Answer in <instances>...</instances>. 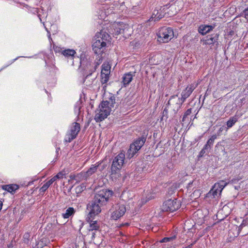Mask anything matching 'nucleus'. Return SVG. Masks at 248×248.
Returning a JSON list of instances; mask_svg holds the SVG:
<instances>
[{
    "label": "nucleus",
    "mask_w": 248,
    "mask_h": 248,
    "mask_svg": "<svg viewBox=\"0 0 248 248\" xmlns=\"http://www.w3.org/2000/svg\"><path fill=\"white\" fill-rule=\"evenodd\" d=\"M138 151H137V150H136V148H133L130 145L129 149L128 150L126 153L127 157L129 158H131L134 156L136 153H137Z\"/></svg>",
    "instance_id": "obj_24"
},
{
    "label": "nucleus",
    "mask_w": 248,
    "mask_h": 248,
    "mask_svg": "<svg viewBox=\"0 0 248 248\" xmlns=\"http://www.w3.org/2000/svg\"><path fill=\"white\" fill-rule=\"evenodd\" d=\"M216 23L212 24L211 25H206V27L207 28V31H208L209 32L212 31L213 29L216 27Z\"/></svg>",
    "instance_id": "obj_39"
},
{
    "label": "nucleus",
    "mask_w": 248,
    "mask_h": 248,
    "mask_svg": "<svg viewBox=\"0 0 248 248\" xmlns=\"http://www.w3.org/2000/svg\"><path fill=\"white\" fill-rule=\"evenodd\" d=\"M244 220L243 221L242 223L241 224V225L239 227V231L244 227L246 225V223L244 222Z\"/></svg>",
    "instance_id": "obj_47"
},
{
    "label": "nucleus",
    "mask_w": 248,
    "mask_h": 248,
    "mask_svg": "<svg viewBox=\"0 0 248 248\" xmlns=\"http://www.w3.org/2000/svg\"><path fill=\"white\" fill-rule=\"evenodd\" d=\"M95 216H90V211H89V214L86 218V220L90 223V229L89 231H93V230L98 231L100 229V222L96 220H93L92 218H93Z\"/></svg>",
    "instance_id": "obj_11"
},
{
    "label": "nucleus",
    "mask_w": 248,
    "mask_h": 248,
    "mask_svg": "<svg viewBox=\"0 0 248 248\" xmlns=\"http://www.w3.org/2000/svg\"><path fill=\"white\" fill-rule=\"evenodd\" d=\"M198 31L200 34L202 35H205L207 33H209L208 31H207L206 25H201L198 29Z\"/></svg>",
    "instance_id": "obj_25"
},
{
    "label": "nucleus",
    "mask_w": 248,
    "mask_h": 248,
    "mask_svg": "<svg viewBox=\"0 0 248 248\" xmlns=\"http://www.w3.org/2000/svg\"><path fill=\"white\" fill-rule=\"evenodd\" d=\"M211 148H212L211 147H210L207 144H205L203 146L202 150L200 152L199 155H198L199 157H202L203 156H204V155L205 154H208L210 152Z\"/></svg>",
    "instance_id": "obj_22"
},
{
    "label": "nucleus",
    "mask_w": 248,
    "mask_h": 248,
    "mask_svg": "<svg viewBox=\"0 0 248 248\" xmlns=\"http://www.w3.org/2000/svg\"><path fill=\"white\" fill-rule=\"evenodd\" d=\"M73 124L70 130V134L68 135V139L66 140V141L68 142H70L77 137L80 130V125L79 123L75 122Z\"/></svg>",
    "instance_id": "obj_10"
},
{
    "label": "nucleus",
    "mask_w": 248,
    "mask_h": 248,
    "mask_svg": "<svg viewBox=\"0 0 248 248\" xmlns=\"http://www.w3.org/2000/svg\"><path fill=\"white\" fill-rule=\"evenodd\" d=\"M206 94H207V92H206V93H205V95H204V99L205 98V96L206 95Z\"/></svg>",
    "instance_id": "obj_59"
},
{
    "label": "nucleus",
    "mask_w": 248,
    "mask_h": 248,
    "mask_svg": "<svg viewBox=\"0 0 248 248\" xmlns=\"http://www.w3.org/2000/svg\"><path fill=\"white\" fill-rule=\"evenodd\" d=\"M15 209H16V208H14L13 212H14V210H15Z\"/></svg>",
    "instance_id": "obj_64"
},
{
    "label": "nucleus",
    "mask_w": 248,
    "mask_h": 248,
    "mask_svg": "<svg viewBox=\"0 0 248 248\" xmlns=\"http://www.w3.org/2000/svg\"><path fill=\"white\" fill-rule=\"evenodd\" d=\"M46 184L49 187V186L52 184L49 181H48Z\"/></svg>",
    "instance_id": "obj_52"
},
{
    "label": "nucleus",
    "mask_w": 248,
    "mask_h": 248,
    "mask_svg": "<svg viewBox=\"0 0 248 248\" xmlns=\"http://www.w3.org/2000/svg\"><path fill=\"white\" fill-rule=\"evenodd\" d=\"M181 205L180 200L174 198L166 201L163 204L162 210L164 212H173L179 209Z\"/></svg>",
    "instance_id": "obj_6"
},
{
    "label": "nucleus",
    "mask_w": 248,
    "mask_h": 248,
    "mask_svg": "<svg viewBox=\"0 0 248 248\" xmlns=\"http://www.w3.org/2000/svg\"><path fill=\"white\" fill-rule=\"evenodd\" d=\"M64 174L62 172H59L57 175L54 176V177L56 179H60L63 178Z\"/></svg>",
    "instance_id": "obj_42"
},
{
    "label": "nucleus",
    "mask_w": 248,
    "mask_h": 248,
    "mask_svg": "<svg viewBox=\"0 0 248 248\" xmlns=\"http://www.w3.org/2000/svg\"><path fill=\"white\" fill-rule=\"evenodd\" d=\"M112 210L111 218L114 220H117L123 217L126 211L125 206L120 203L113 205Z\"/></svg>",
    "instance_id": "obj_9"
},
{
    "label": "nucleus",
    "mask_w": 248,
    "mask_h": 248,
    "mask_svg": "<svg viewBox=\"0 0 248 248\" xmlns=\"http://www.w3.org/2000/svg\"><path fill=\"white\" fill-rule=\"evenodd\" d=\"M86 189V186L84 184H82L80 186H77L76 187V192L77 194H80Z\"/></svg>",
    "instance_id": "obj_29"
},
{
    "label": "nucleus",
    "mask_w": 248,
    "mask_h": 248,
    "mask_svg": "<svg viewBox=\"0 0 248 248\" xmlns=\"http://www.w3.org/2000/svg\"><path fill=\"white\" fill-rule=\"evenodd\" d=\"M16 59H14L12 61V62L9 63L8 64H7V65H4L0 69V72H1V71H2L3 70H4V69H5L6 67H7L9 65H10L11 64H12L15 60Z\"/></svg>",
    "instance_id": "obj_44"
},
{
    "label": "nucleus",
    "mask_w": 248,
    "mask_h": 248,
    "mask_svg": "<svg viewBox=\"0 0 248 248\" xmlns=\"http://www.w3.org/2000/svg\"><path fill=\"white\" fill-rule=\"evenodd\" d=\"M49 186L45 183L43 186L40 188L39 191L40 193H44Z\"/></svg>",
    "instance_id": "obj_38"
},
{
    "label": "nucleus",
    "mask_w": 248,
    "mask_h": 248,
    "mask_svg": "<svg viewBox=\"0 0 248 248\" xmlns=\"http://www.w3.org/2000/svg\"><path fill=\"white\" fill-rule=\"evenodd\" d=\"M170 241H171L170 239V237H164L163 239H162L160 241V243H167Z\"/></svg>",
    "instance_id": "obj_43"
},
{
    "label": "nucleus",
    "mask_w": 248,
    "mask_h": 248,
    "mask_svg": "<svg viewBox=\"0 0 248 248\" xmlns=\"http://www.w3.org/2000/svg\"><path fill=\"white\" fill-rule=\"evenodd\" d=\"M62 53L66 58L73 60L76 54V51L74 49H68L63 50Z\"/></svg>",
    "instance_id": "obj_17"
},
{
    "label": "nucleus",
    "mask_w": 248,
    "mask_h": 248,
    "mask_svg": "<svg viewBox=\"0 0 248 248\" xmlns=\"http://www.w3.org/2000/svg\"><path fill=\"white\" fill-rule=\"evenodd\" d=\"M217 186V184H216L215 185V186L214 187H213V188H212L209 192L208 194L209 195V196H210L211 194L213 196V197L215 198L216 196L217 195V193H218V191H220L219 190H218V189H214V188L216 186Z\"/></svg>",
    "instance_id": "obj_34"
},
{
    "label": "nucleus",
    "mask_w": 248,
    "mask_h": 248,
    "mask_svg": "<svg viewBox=\"0 0 248 248\" xmlns=\"http://www.w3.org/2000/svg\"><path fill=\"white\" fill-rule=\"evenodd\" d=\"M170 239L171 241H173V240H175L176 238V234L172 235V236L170 237Z\"/></svg>",
    "instance_id": "obj_48"
},
{
    "label": "nucleus",
    "mask_w": 248,
    "mask_h": 248,
    "mask_svg": "<svg viewBox=\"0 0 248 248\" xmlns=\"http://www.w3.org/2000/svg\"><path fill=\"white\" fill-rule=\"evenodd\" d=\"M196 181H192L190 182L187 185L186 188L188 191H191L195 187V186L196 185Z\"/></svg>",
    "instance_id": "obj_31"
},
{
    "label": "nucleus",
    "mask_w": 248,
    "mask_h": 248,
    "mask_svg": "<svg viewBox=\"0 0 248 248\" xmlns=\"http://www.w3.org/2000/svg\"><path fill=\"white\" fill-rule=\"evenodd\" d=\"M58 150H60V148H58V149H56L57 152H58Z\"/></svg>",
    "instance_id": "obj_60"
},
{
    "label": "nucleus",
    "mask_w": 248,
    "mask_h": 248,
    "mask_svg": "<svg viewBox=\"0 0 248 248\" xmlns=\"http://www.w3.org/2000/svg\"><path fill=\"white\" fill-rule=\"evenodd\" d=\"M195 89V86L193 84H191L182 92L181 97L178 98V102L176 103V105L177 106V110H178L181 108L182 105L186 101V99L190 95Z\"/></svg>",
    "instance_id": "obj_8"
},
{
    "label": "nucleus",
    "mask_w": 248,
    "mask_h": 248,
    "mask_svg": "<svg viewBox=\"0 0 248 248\" xmlns=\"http://www.w3.org/2000/svg\"><path fill=\"white\" fill-rule=\"evenodd\" d=\"M16 184L5 185L2 186V189L8 192L13 194L16 191Z\"/></svg>",
    "instance_id": "obj_21"
},
{
    "label": "nucleus",
    "mask_w": 248,
    "mask_h": 248,
    "mask_svg": "<svg viewBox=\"0 0 248 248\" xmlns=\"http://www.w3.org/2000/svg\"><path fill=\"white\" fill-rule=\"evenodd\" d=\"M238 118L235 115L230 118L229 120L226 122V127L228 129L232 127L234 124L237 122Z\"/></svg>",
    "instance_id": "obj_20"
},
{
    "label": "nucleus",
    "mask_w": 248,
    "mask_h": 248,
    "mask_svg": "<svg viewBox=\"0 0 248 248\" xmlns=\"http://www.w3.org/2000/svg\"><path fill=\"white\" fill-rule=\"evenodd\" d=\"M110 66L108 64L104 63L102 65V70L101 73H104L107 74H110Z\"/></svg>",
    "instance_id": "obj_26"
},
{
    "label": "nucleus",
    "mask_w": 248,
    "mask_h": 248,
    "mask_svg": "<svg viewBox=\"0 0 248 248\" xmlns=\"http://www.w3.org/2000/svg\"><path fill=\"white\" fill-rule=\"evenodd\" d=\"M146 140V138L144 136H141L137 139L135 142L131 144V145L134 148H136L137 151L140 150L142 146L144 144L145 141Z\"/></svg>",
    "instance_id": "obj_14"
},
{
    "label": "nucleus",
    "mask_w": 248,
    "mask_h": 248,
    "mask_svg": "<svg viewBox=\"0 0 248 248\" xmlns=\"http://www.w3.org/2000/svg\"><path fill=\"white\" fill-rule=\"evenodd\" d=\"M70 178L71 180L76 181V182L78 183L86 180L88 177L85 171H81L77 174H70Z\"/></svg>",
    "instance_id": "obj_13"
},
{
    "label": "nucleus",
    "mask_w": 248,
    "mask_h": 248,
    "mask_svg": "<svg viewBox=\"0 0 248 248\" xmlns=\"http://www.w3.org/2000/svg\"><path fill=\"white\" fill-rule=\"evenodd\" d=\"M58 150H60V148H58V149H56L57 152H58Z\"/></svg>",
    "instance_id": "obj_61"
},
{
    "label": "nucleus",
    "mask_w": 248,
    "mask_h": 248,
    "mask_svg": "<svg viewBox=\"0 0 248 248\" xmlns=\"http://www.w3.org/2000/svg\"><path fill=\"white\" fill-rule=\"evenodd\" d=\"M219 34H212L206 36L203 40L204 44L206 45H212L217 43Z\"/></svg>",
    "instance_id": "obj_12"
},
{
    "label": "nucleus",
    "mask_w": 248,
    "mask_h": 248,
    "mask_svg": "<svg viewBox=\"0 0 248 248\" xmlns=\"http://www.w3.org/2000/svg\"><path fill=\"white\" fill-rule=\"evenodd\" d=\"M157 14H158V10L155 9L154 11V12L152 14V16L150 18L149 20L150 21L154 20V21H158V20H157Z\"/></svg>",
    "instance_id": "obj_30"
},
{
    "label": "nucleus",
    "mask_w": 248,
    "mask_h": 248,
    "mask_svg": "<svg viewBox=\"0 0 248 248\" xmlns=\"http://www.w3.org/2000/svg\"><path fill=\"white\" fill-rule=\"evenodd\" d=\"M177 96H178V95H172V96H170V99H169V101H168V103H167V105L168 106H169V105H170V101L172 99H173V98H176V97H177Z\"/></svg>",
    "instance_id": "obj_45"
},
{
    "label": "nucleus",
    "mask_w": 248,
    "mask_h": 248,
    "mask_svg": "<svg viewBox=\"0 0 248 248\" xmlns=\"http://www.w3.org/2000/svg\"><path fill=\"white\" fill-rule=\"evenodd\" d=\"M113 194L112 190L103 188L96 192L93 200L88 204L87 209L90 211V216H96L101 211V207L106 204Z\"/></svg>",
    "instance_id": "obj_1"
},
{
    "label": "nucleus",
    "mask_w": 248,
    "mask_h": 248,
    "mask_svg": "<svg viewBox=\"0 0 248 248\" xmlns=\"http://www.w3.org/2000/svg\"><path fill=\"white\" fill-rule=\"evenodd\" d=\"M58 150H60V148H58V149H56L57 152H58Z\"/></svg>",
    "instance_id": "obj_62"
},
{
    "label": "nucleus",
    "mask_w": 248,
    "mask_h": 248,
    "mask_svg": "<svg viewBox=\"0 0 248 248\" xmlns=\"http://www.w3.org/2000/svg\"><path fill=\"white\" fill-rule=\"evenodd\" d=\"M111 38L109 34L104 29L96 33L94 37V42L92 45L94 53L98 55L97 62H94L95 64H98V66L102 62V54L106 48L107 43L110 41Z\"/></svg>",
    "instance_id": "obj_2"
},
{
    "label": "nucleus",
    "mask_w": 248,
    "mask_h": 248,
    "mask_svg": "<svg viewBox=\"0 0 248 248\" xmlns=\"http://www.w3.org/2000/svg\"><path fill=\"white\" fill-rule=\"evenodd\" d=\"M101 82L102 84L107 83L109 78V75L104 73H101Z\"/></svg>",
    "instance_id": "obj_27"
},
{
    "label": "nucleus",
    "mask_w": 248,
    "mask_h": 248,
    "mask_svg": "<svg viewBox=\"0 0 248 248\" xmlns=\"http://www.w3.org/2000/svg\"><path fill=\"white\" fill-rule=\"evenodd\" d=\"M197 242V240L194 241L192 243H191L190 245H192V246L195 245Z\"/></svg>",
    "instance_id": "obj_56"
},
{
    "label": "nucleus",
    "mask_w": 248,
    "mask_h": 248,
    "mask_svg": "<svg viewBox=\"0 0 248 248\" xmlns=\"http://www.w3.org/2000/svg\"><path fill=\"white\" fill-rule=\"evenodd\" d=\"M100 163L99 162L97 163L95 165H93L87 171H85L88 177L96 171Z\"/></svg>",
    "instance_id": "obj_19"
},
{
    "label": "nucleus",
    "mask_w": 248,
    "mask_h": 248,
    "mask_svg": "<svg viewBox=\"0 0 248 248\" xmlns=\"http://www.w3.org/2000/svg\"><path fill=\"white\" fill-rule=\"evenodd\" d=\"M134 73L129 72L124 74L123 77V83L124 87H126L132 81L134 76Z\"/></svg>",
    "instance_id": "obj_16"
},
{
    "label": "nucleus",
    "mask_w": 248,
    "mask_h": 248,
    "mask_svg": "<svg viewBox=\"0 0 248 248\" xmlns=\"http://www.w3.org/2000/svg\"><path fill=\"white\" fill-rule=\"evenodd\" d=\"M124 30H123V29H119V31H117V32L118 33V34H121V33H124Z\"/></svg>",
    "instance_id": "obj_51"
},
{
    "label": "nucleus",
    "mask_w": 248,
    "mask_h": 248,
    "mask_svg": "<svg viewBox=\"0 0 248 248\" xmlns=\"http://www.w3.org/2000/svg\"><path fill=\"white\" fill-rule=\"evenodd\" d=\"M125 156V153L122 152L113 159L110 169V175L112 178H118L120 176V171L124 164Z\"/></svg>",
    "instance_id": "obj_4"
},
{
    "label": "nucleus",
    "mask_w": 248,
    "mask_h": 248,
    "mask_svg": "<svg viewBox=\"0 0 248 248\" xmlns=\"http://www.w3.org/2000/svg\"><path fill=\"white\" fill-rule=\"evenodd\" d=\"M244 14L246 16H248V7L244 11Z\"/></svg>",
    "instance_id": "obj_50"
},
{
    "label": "nucleus",
    "mask_w": 248,
    "mask_h": 248,
    "mask_svg": "<svg viewBox=\"0 0 248 248\" xmlns=\"http://www.w3.org/2000/svg\"><path fill=\"white\" fill-rule=\"evenodd\" d=\"M98 67V64L93 63V58L85 54H82L80 58V69L83 71L84 82L94 73Z\"/></svg>",
    "instance_id": "obj_3"
},
{
    "label": "nucleus",
    "mask_w": 248,
    "mask_h": 248,
    "mask_svg": "<svg viewBox=\"0 0 248 248\" xmlns=\"http://www.w3.org/2000/svg\"><path fill=\"white\" fill-rule=\"evenodd\" d=\"M217 138V135L215 134L213 135L210 139L207 141L206 144L212 147L213 146L215 140Z\"/></svg>",
    "instance_id": "obj_28"
},
{
    "label": "nucleus",
    "mask_w": 248,
    "mask_h": 248,
    "mask_svg": "<svg viewBox=\"0 0 248 248\" xmlns=\"http://www.w3.org/2000/svg\"><path fill=\"white\" fill-rule=\"evenodd\" d=\"M227 183L224 181H221L218 183V186H219L220 191H221L224 187L227 185Z\"/></svg>",
    "instance_id": "obj_37"
},
{
    "label": "nucleus",
    "mask_w": 248,
    "mask_h": 248,
    "mask_svg": "<svg viewBox=\"0 0 248 248\" xmlns=\"http://www.w3.org/2000/svg\"><path fill=\"white\" fill-rule=\"evenodd\" d=\"M94 235H95V233L94 232H93L92 233V237H94Z\"/></svg>",
    "instance_id": "obj_57"
},
{
    "label": "nucleus",
    "mask_w": 248,
    "mask_h": 248,
    "mask_svg": "<svg viewBox=\"0 0 248 248\" xmlns=\"http://www.w3.org/2000/svg\"><path fill=\"white\" fill-rule=\"evenodd\" d=\"M168 8V5H164L163 6L161 7L159 10H158V14H157V20H159L160 19L162 18L166 14L165 9Z\"/></svg>",
    "instance_id": "obj_23"
},
{
    "label": "nucleus",
    "mask_w": 248,
    "mask_h": 248,
    "mask_svg": "<svg viewBox=\"0 0 248 248\" xmlns=\"http://www.w3.org/2000/svg\"><path fill=\"white\" fill-rule=\"evenodd\" d=\"M115 103V97L114 95L111 94L108 100L103 101L101 104L103 105L102 106L108 108L111 111V108L114 107Z\"/></svg>",
    "instance_id": "obj_15"
},
{
    "label": "nucleus",
    "mask_w": 248,
    "mask_h": 248,
    "mask_svg": "<svg viewBox=\"0 0 248 248\" xmlns=\"http://www.w3.org/2000/svg\"><path fill=\"white\" fill-rule=\"evenodd\" d=\"M192 112V108H188L184 113L183 117L182 119V122H185L186 120V117L191 114Z\"/></svg>",
    "instance_id": "obj_33"
},
{
    "label": "nucleus",
    "mask_w": 248,
    "mask_h": 248,
    "mask_svg": "<svg viewBox=\"0 0 248 248\" xmlns=\"http://www.w3.org/2000/svg\"><path fill=\"white\" fill-rule=\"evenodd\" d=\"M225 131V132L226 133L228 131V128L226 127V126H224V125H223L221 127H220L219 128V129H218V131H217V135L219 136L221 135V134L224 131Z\"/></svg>",
    "instance_id": "obj_36"
},
{
    "label": "nucleus",
    "mask_w": 248,
    "mask_h": 248,
    "mask_svg": "<svg viewBox=\"0 0 248 248\" xmlns=\"http://www.w3.org/2000/svg\"><path fill=\"white\" fill-rule=\"evenodd\" d=\"M246 102V99L245 97L242 98L239 101H238V102L237 103V106H239L240 108L243 105H244Z\"/></svg>",
    "instance_id": "obj_40"
},
{
    "label": "nucleus",
    "mask_w": 248,
    "mask_h": 248,
    "mask_svg": "<svg viewBox=\"0 0 248 248\" xmlns=\"http://www.w3.org/2000/svg\"><path fill=\"white\" fill-rule=\"evenodd\" d=\"M92 82V81H90L89 83H88V82H86V84H87L88 83H89V84H90Z\"/></svg>",
    "instance_id": "obj_58"
},
{
    "label": "nucleus",
    "mask_w": 248,
    "mask_h": 248,
    "mask_svg": "<svg viewBox=\"0 0 248 248\" xmlns=\"http://www.w3.org/2000/svg\"><path fill=\"white\" fill-rule=\"evenodd\" d=\"M81 103L80 101H78L76 103V104L75 105V108H74L75 112L76 113H78V114L79 113L80 109L81 108Z\"/></svg>",
    "instance_id": "obj_32"
},
{
    "label": "nucleus",
    "mask_w": 248,
    "mask_h": 248,
    "mask_svg": "<svg viewBox=\"0 0 248 248\" xmlns=\"http://www.w3.org/2000/svg\"><path fill=\"white\" fill-rule=\"evenodd\" d=\"M58 150H60V148H58V149H56L57 152H58Z\"/></svg>",
    "instance_id": "obj_63"
},
{
    "label": "nucleus",
    "mask_w": 248,
    "mask_h": 248,
    "mask_svg": "<svg viewBox=\"0 0 248 248\" xmlns=\"http://www.w3.org/2000/svg\"><path fill=\"white\" fill-rule=\"evenodd\" d=\"M168 113V110L166 108H165L163 111V114Z\"/></svg>",
    "instance_id": "obj_55"
},
{
    "label": "nucleus",
    "mask_w": 248,
    "mask_h": 248,
    "mask_svg": "<svg viewBox=\"0 0 248 248\" xmlns=\"http://www.w3.org/2000/svg\"><path fill=\"white\" fill-rule=\"evenodd\" d=\"M192 247V245H189L188 246L185 247H183L182 248H191Z\"/></svg>",
    "instance_id": "obj_53"
},
{
    "label": "nucleus",
    "mask_w": 248,
    "mask_h": 248,
    "mask_svg": "<svg viewBox=\"0 0 248 248\" xmlns=\"http://www.w3.org/2000/svg\"><path fill=\"white\" fill-rule=\"evenodd\" d=\"M33 182V181H30V182H29L27 184H26V183L25 182H23V183L21 182L20 183V184H18V185L16 184V190L18 189H19V188L20 187H25V186H28L32 184Z\"/></svg>",
    "instance_id": "obj_35"
},
{
    "label": "nucleus",
    "mask_w": 248,
    "mask_h": 248,
    "mask_svg": "<svg viewBox=\"0 0 248 248\" xmlns=\"http://www.w3.org/2000/svg\"><path fill=\"white\" fill-rule=\"evenodd\" d=\"M30 238V234L29 233H25L23 235L24 242L27 243L29 241Z\"/></svg>",
    "instance_id": "obj_41"
},
{
    "label": "nucleus",
    "mask_w": 248,
    "mask_h": 248,
    "mask_svg": "<svg viewBox=\"0 0 248 248\" xmlns=\"http://www.w3.org/2000/svg\"><path fill=\"white\" fill-rule=\"evenodd\" d=\"M157 35L159 41L167 43L173 38L174 33L171 28L163 27L159 30Z\"/></svg>",
    "instance_id": "obj_5"
},
{
    "label": "nucleus",
    "mask_w": 248,
    "mask_h": 248,
    "mask_svg": "<svg viewBox=\"0 0 248 248\" xmlns=\"http://www.w3.org/2000/svg\"><path fill=\"white\" fill-rule=\"evenodd\" d=\"M2 206V202L1 201H0V211L1 210Z\"/></svg>",
    "instance_id": "obj_54"
},
{
    "label": "nucleus",
    "mask_w": 248,
    "mask_h": 248,
    "mask_svg": "<svg viewBox=\"0 0 248 248\" xmlns=\"http://www.w3.org/2000/svg\"><path fill=\"white\" fill-rule=\"evenodd\" d=\"M45 29H46V31H47V36H48V37L49 39L52 40V39L50 37V31H49L47 29V28H46V27H45Z\"/></svg>",
    "instance_id": "obj_46"
},
{
    "label": "nucleus",
    "mask_w": 248,
    "mask_h": 248,
    "mask_svg": "<svg viewBox=\"0 0 248 248\" xmlns=\"http://www.w3.org/2000/svg\"><path fill=\"white\" fill-rule=\"evenodd\" d=\"M75 210L73 207L68 208L65 213L62 214V217L65 219L69 218L74 216L75 213Z\"/></svg>",
    "instance_id": "obj_18"
},
{
    "label": "nucleus",
    "mask_w": 248,
    "mask_h": 248,
    "mask_svg": "<svg viewBox=\"0 0 248 248\" xmlns=\"http://www.w3.org/2000/svg\"><path fill=\"white\" fill-rule=\"evenodd\" d=\"M50 181V183H51V184H52L53 183H54L55 181H56V179H55V178L54 177H53L51 179H50L49 180Z\"/></svg>",
    "instance_id": "obj_49"
},
{
    "label": "nucleus",
    "mask_w": 248,
    "mask_h": 248,
    "mask_svg": "<svg viewBox=\"0 0 248 248\" xmlns=\"http://www.w3.org/2000/svg\"><path fill=\"white\" fill-rule=\"evenodd\" d=\"M102 106L100 104L98 108L95 111L96 114L94 119L97 123L102 122L105 120L110 114L111 111L109 108Z\"/></svg>",
    "instance_id": "obj_7"
}]
</instances>
